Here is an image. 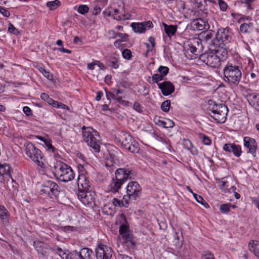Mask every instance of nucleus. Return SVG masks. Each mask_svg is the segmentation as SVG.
<instances>
[{
  "instance_id": "f257e3e1",
  "label": "nucleus",
  "mask_w": 259,
  "mask_h": 259,
  "mask_svg": "<svg viewBox=\"0 0 259 259\" xmlns=\"http://www.w3.org/2000/svg\"><path fill=\"white\" fill-rule=\"evenodd\" d=\"M228 51L226 48L215 47L214 49L210 50L200 56V59L208 66L213 68L218 67L221 62L226 60L228 57Z\"/></svg>"
},
{
  "instance_id": "f03ea898",
  "label": "nucleus",
  "mask_w": 259,
  "mask_h": 259,
  "mask_svg": "<svg viewBox=\"0 0 259 259\" xmlns=\"http://www.w3.org/2000/svg\"><path fill=\"white\" fill-rule=\"evenodd\" d=\"M224 80L230 85H237L242 78V73L238 66L228 63L223 69Z\"/></svg>"
},
{
  "instance_id": "7ed1b4c3",
  "label": "nucleus",
  "mask_w": 259,
  "mask_h": 259,
  "mask_svg": "<svg viewBox=\"0 0 259 259\" xmlns=\"http://www.w3.org/2000/svg\"><path fill=\"white\" fill-rule=\"evenodd\" d=\"M82 137L87 144L92 148L95 152L100 151V136L99 133L92 127H82Z\"/></svg>"
},
{
  "instance_id": "20e7f679",
  "label": "nucleus",
  "mask_w": 259,
  "mask_h": 259,
  "mask_svg": "<svg viewBox=\"0 0 259 259\" xmlns=\"http://www.w3.org/2000/svg\"><path fill=\"white\" fill-rule=\"evenodd\" d=\"M82 137L87 144L92 148L95 152L100 151V136L99 133L92 127H82Z\"/></svg>"
},
{
  "instance_id": "39448f33",
  "label": "nucleus",
  "mask_w": 259,
  "mask_h": 259,
  "mask_svg": "<svg viewBox=\"0 0 259 259\" xmlns=\"http://www.w3.org/2000/svg\"><path fill=\"white\" fill-rule=\"evenodd\" d=\"M56 175L59 179L66 183L74 178L75 174L71 167L66 163L60 162L55 166Z\"/></svg>"
},
{
  "instance_id": "423d86ee",
  "label": "nucleus",
  "mask_w": 259,
  "mask_h": 259,
  "mask_svg": "<svg viewBox=\"0 0 259 259\" xmlns=\"http://www.w3.org/2000/svg\"><path fill=\"white\" fill-rule=\"evenodd\" d=\"M212 107H209L210 111L213 114L210 116L218 123H224L225 122L228 112V107L223 104H217L214 102Z\"/></svg>"
},
{
  "instance_id": "0eeeda50",
  "label": "nucleus",
  "mask_w": 259,
  "mask_h": 259,
  "mask_svg": "<svg viewBox=\"0 0 259 259\" xmlns=\"http://www.w3.org/2000/svg\"><path fill=\"white\" fill-rule=\"evenodd\" d=\"M26 155L38 165L42 167L44 165L41 151L32 143L28 142L24 145Z\"/></svg>"
},
{
  "instance_id": "6e6552de",
  "label": "nucleus",
  "mask_w": 259,
  "mask_h": 259,
  "mask_svg": "<svg viewBox=\"0 0 259 259\" xmlns=\"http://www.w3.org/2000/svg\"><path fill=\"white\" fill-rule=\"evenodd\" d=\"M232 35V33L228 28L219 29L215 34V39L213 40V45L224 47L225 44L228 43L231 39Z\"/></svg>"
},
{
  "instance_id": "1a4fd4ad",
  "label": "nucleus",
  "mask_w": 259,
  "mask_h": 259,
  "mask_svg": "<svg viewBox=\"0 0 259 259\" xmlns=\"http://www.w3.org/2000/svg\"><path fill=\"white\" fill-rule=\"evenodd\" d=\"M59 186L54 182L49 181L42 185L39 188V193L45 195L51 198H56L59 193Z\"/></svg>"
},
{
  "instance_id": "9d476101",
  "label": "nucleus",
  "mask_w": 259,
  "mask_h": 259,
  "mask_svg": "<svg viewBox=\"0 0 259 259\" xmlns=\"http://www.w3.org/2000/svg\"><path fill=\"white\" fill-rule=\"evenodd\" d=\"M186 49L195 55H199L202 51V41L197 37L189 39L184 44Z\"/></svg>"
},
{
  "instance_id": "9b49d317",
  "label": "nucleus",
  "mask_w": 259,
  "mask_h": 259,
  "mask_svg": "<svg viewBox=\"0 0 259 259\" xmlns=\"http://www.w3.org/2000/svg\"><path fill=\"white\" fill-rule=\"evenodd\" d=\"M115 175L118 181H121L124 183L128 179H134L136 175V172L131 168L124 167L116 169Z\"/></svg>"
},
{
  "instance_id": "f8f14e48",
  "label": "nucleus",
  "mask_w": 259,
  "mask_h": 259,
  "mask_svg": "<svg viewBox=\"0 0 259 259\" xmlns=\"http://www.w3.org/2000/svg\"><path fill=\"white\" fill-rule=\"evenodd\" d=\"M142 188L137 182H130L126 187L127 194L131 196L133 199L136 200L140 197Z\"/></svg>"
},
{
  "instance_id": "ddd939ff",
  "label": "nucleus",
  "mask_w": 259,
  "mask_h": 259,
  "mask_svg": "<svg viewBox=\"0 0 259 259\" xmlns=\"http://www.w3.org/2000/svg\"><path fill=\"white\" fill-rule=\"evenodd\" d=\"M112 254L111 248L105 245H99L96 249V255L97 259H110Z\"/></svg>"
},
{
  "instance_id": "4468645a",
  "label": "nucleus",
  "mask_w": 259,
  "mask_h": 259,
  "mask_svg": "<svg viewBox=\"0 0 259 259\" xmlns=\"http://www.w3.org/2000/svg\"><path fill=\"white\" fill-rule=\"evenodd\" d=\"M244 146L248 149L247 152L252 154L255 157L257 149V144L255 139L249 137H245L243 138Z\"/></svg>"
},
{
  "instance_id": "2eb2a0df",
  "label": "nucleus",
  "mask_w": 259,
  "mask_h": 259,
  "mask_svg": "<svg viewBox=\"0 0 259 259\" xmlns=\"http://www.w3.org/2000/svg\"><path fill=\"white\" fill-rule=\"evenodd\" d=\"M131 26L135 32L140 33H144L147 29H150L153 27V23L150 21L141 23H132Z\"/></svg>"
},
{
  "instance_id": "dca6fc26",
  "label": "nucleus",
  "mask_w": 259,
  "mask_h": 259,
  "mask_svg": "<svg viewBox=\"0 0 259 259\" xmlns=\"http://www.w3.org/2000/svg\"><path fill=\"white\" fill-rule=\"evenodd\" d=\"M158 86L164 96L170 95L175 91V86L169 81H165L158 83Z\"/></svg>"
},
{
  "instance_id": "f3484780",
  "label": "nucleus",
  "mask_w": 259,
  "mask_h": 259,
  "mask_svg": "<svg viewBox=\"0 0 259 259\" xmlns=\"http://www.w3.org/2000/svg\"><path fill=\"white\" fill-rule=\"evenodd\" d=\"M223 150L227 152L233 153L237 157H240L242 153L241 146L239 145L235 144L234 143H227L225 144L223 146Z\"/></svg>"
},
{
  "instance_id": "a211bd4d",
  "label": "nucleus",
  "mask_w": 259,
  "mask_h": 259,
  "mask_svg": "<svg viewBox=\"0 0 259 259\" xmlns=\"http://www.w3.org/2000/svg\"><path fill=\"white\" fill-rule=\"evenodd\" d=\"M77 184L79 190L89 191L90 188V182L87 175H79L77 180Z\"/></svg>"
},
{
  "instance_id": "6ab92c4d",
  "label": "nucleus",
  "mask_w": 259,
  "mask_h": 259,
  "mask_svg": "<svg viewBox=\"0 0 259 259\" xmlns=\"http://www.w3.org/2000/svg\"><path fill=\"white\" fill-rule=\"evenodd\" d=\"M192 25L193 29L197 30H207L209 28L208 22L201 18L194 20Z\"/></svg>"
},
{
  "instance_id": "aec40b11",
  "label": "nucleus",
  "mask_w": 259,
  "mask_h": 259,
  "mask_svg": "<svg viewBox=\"0 0 259 259\" xmlns=\"http://www.w3.org/2000/svg\"><path fill=\"white\" fill-rule=\"evenodd\" d=\"M117 140L121 143V145L126 149L130 145V143L133 141L134 139L130 135L122 132L119 135Z\"/></svg>"
},
{
  "instance_id": "412c9836",
  "label": "nucleus",
  "mask_w": 259,
  "mask_h": 259,
  "mask_svg": "<svg viewBox=\"0 0 259 259\" xmlns=\"http://www.w3.org/2000/svg\"><path fill=\"white\" fill-rule=\"evenodd\" d=\"M123 184V183L121 181H118L116 177L115 178H113L110 184L109 185V191L113 193L118 192Z\"/></svg>"
},
{
  "instance_id": "4be33fe9",
  "label": "nucleus",
  "mask_w": 259,
  "mask_h": 259,
  "mask_svg": "<svg viewBox=\"0 0 259 259\" xmlns=\"http://www.w3.org/2000/svg\"><path fill=\"white\" fill-rule=\"evenodd\" d=\"M33 246L37 253L42 255L46 254V244L40 241H35L33 242Z\"/></svg>"
},
{
  "instance_id": "5701e85b",
  "label": "nucleus",
  "mask_w": 259,
  "mask_h": 259,
  "mask_svg": "<svg viewBox=\"0 0 259 259\" xmlns=\"http://www.w3.org/2000/svg\"><path fill=\"white\" fill-rule=\"evenodd\" d=\"M154 121L156 124L165 128L172 127L175 125L174 122L169 119L162 120L159 118H155Z\"/></svg>"
},
{
  "instance_id": "b1692460",
  "label": "nucleus",
  "mask_w": 259,
  "mask_h": 259,
  "mask_svg": "<svg viewBox=\"0 0 259 259\" xmlns=\"http://www.w3.org/2000/svg\"><path fill=\"white\" fill-rule=\"evenodd\" d=\"M9 212L6 208L0 205V218L3 224L7 225L9 223Z\"/></svg>"
},
{
  "instance_id": "393cba45",
  "label": "nucleus",
  "mask_w": 259,
  "mask_h": 259,
  "mask_svg": "<svg viewBox=\"0 0 259 259\" xmlns=\"http://www.w3.org/2000/svg\"><path fill=\"white\" fill-rule=\"evenodd\" d=\"M11 171V167L9 164L6 163L4 164L0 163V175L7 176L12 178Z\"/></svg>"
},
{
  "instance_id": "a878e982",
  "label": "nucleus",
  "mask_w": 259,
  "mask_h": 259,
  "mask_svg": "<svg viewBox=\"0 0 259 259\" xmlns=\"http://www.w3.org/2000/svg\"><path fill=\"white\" fill-rule=\"evenodd\" d=\"M248 246L249 250L253 252L255 256L259 258V240L250 241Z\"/></svg>"
},
{
  "instance_id": "bb28decb",
  "label": "nucleus",
  "mask_w": 259,
  "mask_h": 259,
  "mask_svg": "<svg viewBox=\"0 0 259 259\" xmlns=\"http://www.w3.org/2000/svg\"><path fill=\"white\" fill-rule=\"evenodd\" d=\"M163 25L164 26L165 32L166 33L168 37H170L176 33L177 29L176 26L172 25H168L164 23H163Z\"/></svg>"
},
{
  "instance_id": "cd10ccee",
  "label": "nucleus",
  "mask_w": 259,
  "mask_h": 259,
  "mask_svg": "<svg viewBox=\"0 0 259 259\" xmlns=\"http://www.w3.org/2000/svg\"><path fill=\"white\" fill-rule=\"evenodd\" d=\"M92 253L91 249L86 247L82 248L79 252H78L81 259H90V256Z\"/></svg>"
},
{
  "instance_id": "c85d7f7f",
  "label": "nucleus",
  "mask_w": 259,
  "mask_h": 259,
  "mask_svg": "<svg viewBox=\"0 0 259 259\" xmlns=\"http://www.w3.org/2000/svg\"><path fill=\"white\" fill-rule=\"evenodd\" d=\"M122 239L124 242L126 244L128 247H133L135 245V242L134 241L133 235L130 233L122 236Z\"/></svg>"
},
{
  "instance_id": "c756f323",
  "label": "nucleus",
  "mask_w": 259,
  "mask_h": 259,
  "mask_svg": "<svg viewBox=\"0 0 259 259\" xmlns=\"http://www.w3.org/2000/svg\"><path fill=\"white\" fill-rule=\"evenodd\" d=\"M253 24L252 23H243L240 26V30L242 33H249L253 30Z\"/></svg>"
},
{
  "instance_id": "7c9ffc66",
  "label": "nucleus",
  "mask_w": 259,
  "mask_h": 259,
  "mask_svg": "<svg viewBox=\"0 0 259 259\" xmlns=\"http://www.w3.org/2000/svg\"><path fill=\"white\" fill-rule=\"evenodd\" d=\"M249 98L252 102V105L255 109L259 111V94L252 93L249 95Z\"/></svg>"
},
{
  "instance_id": "2f4dec72",
  "label": "nucleus",
  "mask_w": 259,
  "mask_h": 259,
  "mask_svg": "<svg viewBox=\"0 0 259 259\" xmlns=\"http://www.w3.org/2000/svg\"><path fill=\"white\" fill-rule=\"evenodd\" d=\"M126 149L132 153H138L139 151L138 143L134 139L133 141L130 143Z\"/></svg>"
},
{
  "instance_id": "473e14b6",
  "label": "nucleus",
  "mask_w": 259,
  "mask_h": 259,
  "mask_svg": "<svg viewBox=\"0 0 259 259\" xmlns=\"http://www.w3.org/2000/svg\"><path fill=\"white\" fill-rule=\"evenodd\" d=\"M81 202L85 205H91L92 203L94 202V198L90 192L88 193V194L86 195Z\"/></svg>"
},
{
  "instance_id": "72a5a7b5",
  "label": "nucleus",
  "mask_w": 259,
  "mask_h": 259,
  "mask_svg": "<svg viewBox=\"0 0 259 259\" xmlns=\"http://www.w3.org/2000/svg\"><path fill=\"white\" fill-rule=\"evenodd\" d=\"M110 158L112 159V161L114 162L117 161L119 158L118 155L120 154V151L117 148H115V150H110L109 151Z\"/></svg>"
},
{
  "instance_id": "f704fd0d",
  "label": "nucleus",
  "mask_w": 259,
  "mask_h": 259,
  "mask_svg": "<svg viewBox=\"0 0 259 259\" xmlns=\"http://www.w3.org/2000/svg\"><path fill=\"white\" fill-rule=\"evenodd\" d=\"M230 207L234 208L235 206L230 203L223 204L220 206V210L223 213H227L230 210Z\"/></svg>"
},
{
  "instance_id": "c9c22d12",
  "label": "nucleus",
  "mask_w": 259,
  "mask_h": 259,
  "mask_svg": "<svg viewBox=\"0 0 259 259\" xmlns=\"http://www.w3.org/2000/svg\"><path fill=\"white\" fill-rule=\"evenodd\" d=\"M61 3L58 0H55L54 1L48 2L47 3V6L51 10H55L59 6Z\"/></svg>"
},
{
  "instance_id": "e433bc0d",
  "label": "nucleus",
  "mask_w": 259,
  "mask_h": 259,
  "mask_svg": "<svg viewBox=\"0 0 259 259\" xmlns=\"http://www.w3.org/2000/svg\"><path fill=\"white\" fill-rule=\"evenodd\" d=\"M193 196L195 200L199 203L203 205L205 208L209 207V205L207 202L203 199L202 196L198 195L197 194L193 193Z\"/></svg>"
},
{
  "instance_id": "4c0bfd02",
  "label": "nucleus",
  "mask_w": 259,
  "mask_h": 259,
  "mask_svg": "<svg viewBox=\"0 0 259 259\" xmlns=\"http://www.w3.org/2000/svg\"><path fill=\"white\" fill-rule=\"evenodd\" d=\"M199 138L202 141L203 143L206 145H210L211 143L210 139L207 136L202 133L199 134Z\"/></svg>"
},
{
  "instance_id": "58836bf2",
  "label": "nucleus",
  "mask_w": 259,
  "mask_h": 259,
  "mask_svg": "<svg viewBox=\"0 0 259 259\" xmlns=\"http://www.w3.org/2000/svg\"><path fill=\"white\" fill-rule=\"evenodd\" d=\"M130 227L128 225L122 224L120 225L119 228V234L121 236L129 233Z\"/></svg>"
},
{
  "instance_id": "ea45409f",
  "label": "nucleus",
  "mask_w": 259,
  "mask_h": 259,
  "mask_svg": "<svg viewBox=\"0 0 259 259\" xmlns=\"http://www.w3.org/2000/svg\"><path fill=\"white\" fill-rule=\"evenodd\" d=\"M170 106V101L169 100H166L162 103L161 109L163 112H167L169 110Z\"/></svg>"
},
{
  "instance_id": "a19ab883",
  "label": "nucleus",
  "mask_w": 259,
  "mask_h": 259,
  "mask_svg": "<svg viewBox=\"0 0 259 259\" xmlns=\"http://www.w3.org/2000/svg\"><path fill=\"white\" fill-rule=\"evenodd\" d=\"M39 71L49 80L53 79V75L49 71H47L44 67H39L38 68Z\"/></svg>"
},
{
  "instance_id": "79ce46f5",
  "label": "nucleus",
  "mask_w": 259,
  "mask_h": 259,
  "mask_svg": "<svg viewBox=\"0 0 259 259\" xmlns=\"http://www.w3.org/2000/svg\"><path fill=\"white\" fill-rule=\"evenodd\" d=\"M107 64L109 67L115 69L117 68L119 66L118 61L115 58H111V59L108 60Z\"/></svg>"
},
{
  "instance_id": "37998d69",
  "label": "nucleus",
  "mask_w": 259,
  "mask_h": 259,
  "mask_svg": "<svg viewBox=\"0 0 259 259\" xmlns=\"http://www.w3.org/2000/svg\"><path fill=\"white\" fill-rule=\"evenodd\" d=\"M169 68L166 66H160L158 68V72L163 77L165 76L169 72Z\"/></svg>"
},
{
  "instance_id": "c03bdc74",
  "label": "nucleus",
  "mask_w": 259,
  "mask_h": 259,
  "mask_svg": "<svg viewBox=\"0 0 259 259\" xmlns=\"http://www.w3.org/2000/svg\"><path fill=\"white\" fill-rule=\"evenodd\" d=\"M65 259H81L79 255L78 254V251L76 250L73 251L71 252H69L66 255Z\"/></svg>"
},
{
  "instance_id": "a18cd8bd",
  "label": "nucleus",
  "mask_w": 259,
  "mask_h": 259,
  "mask_svg": "<svg viewBox=\"0 0 259 259\" xmlns=\"http://www.w3.org/2000/svg\"><path fill=\"white\" fill-rule=\"evenodd\" d=\"M131 199H133L132 197L129 196V195L127 194L126 195H124L121 200V203L122 206L127 207L129 204V200Z\"/></svg>"
},
{
  "instance_id": "49530a36",
  "label": "nucleus",
  "mask_w": 259,
  "mask_h": 259,
  "mask_svg": "<svg viewBox=\"0 0 259 259\" xmlns=\"http://www.w3.org/2000/svg\"><path fill=\"white\" fill-rule=\"evenodd\" d=\"M54 250L61 258H66V255H67V254L64 252L61 248L55 247Z\"/></svg>"
},
{
  "instance_id": "de8ad7c7",
  "label": "nucleus",
  "mask_w": 259,
  "mask_h": 259,
  "mask_svg": "<svg viewBox=\"0 0 259 259\" xmlns=\"http://www.w3.org/2000/svg\"><path fill=\"white\" fill-rule=\"evenodd\" d=\"M89 8L88 6L81 5L78 7L77 11L81 14H85L89 12Z\"/></svg>"
},
{
  "instance_id": "09e8293b",
  "label": "nucleus",
  "mask_w": 259,
  "mask_h": 259,
  "mask_svg": "<svg viewBox=\"0 0 259 259\" xmlns=\"http://www.w3.org/2000/svg\"><path fill=\"white\" fill-rule=\"evenodd\" d=\"M87 165H83L81 164H79L77 166V168L79 175L83 174L84 176L88 175V172L86 169Z\"/></svg>"
},
{
  "instance_id": "8fccbe9b",
  "label": "nucleus",
  "mask_w": 259,
  "mask_h": 259,
  "mask_svg": "<svg viewBox=\"0 0 259 259\" xmlns=\"http://www.w3.org/2000/svg\"><path fill=\"white\" fill-rule=\"evenodd\" d=\"M201 259H214L213 253L210 251H204L201 255Z\"/></svg>"
},
{
  "instance_id": "3c124183",
  "label": "nucleus",
  "mask_w": 259,
  "mask_h": 259,
  "mask_svg": "<svg viewBox=\"0 0 259 259\" xmlns=\"http://www.w3.org/2000/svg\"><path fill=\"white\" fill-rule=\"evenodd\" d=\"M152 78L153 82L157 83V84L159 83L158 82L159 81H161L164 79V77L159 73H155L153 74Z\"/></svg>"
},
{
  "instance_id": "603ef678",
  "label": "nucleus",
  "mask_w": 259,
  "mask_h": 259,
  "mask_svg": "<svg viewBox=\"0 0 259 259\" xmlns=\"http://www.w3.org/2000/svg\"><path fill=\"white\" fill-rule=\"evenodd\" d=\"M219 5L222 11L225 12L228 8L227 4L223 0H218Z\"/></svg>"
},
{
  "instance_id": "864d4df0",
  "label": "nucleus",
  "mask_w": 259,
  "mask_h": 259,
  "mask_svg": "<svg viewBox=\"0 0 259 259\" xmlns=\"http://www.w3.org/2000/svg\"><path fill=\"white\" fill-rule=\"evenodd\" d=\"M123 57L127 60L131 59L132 57V52L128 49H125L122 52Z\"/></svg>"
},
{
  "instance_id": "5fc2aeb1",
  "label": "nucleus",
  "mask_w": 259,
  "mask_h": 259,
  "mask_svg": "<svg viewBox=\"0 0 259 259\" xmlns=\"http://www.w3.org/2000/svg\"><path fill=\"white\" fill-rule=\"evenodd\" d=\"M89 192L88 191H84L83 190H79V193L77 194L78 198L80 200L81 202L82 200L84 198L86 195L88 194V193Z\"/></svg>"
},
{
  "instance_id": "6e6d98bb",
  "label": "nucleus",
  "mask_w": 259,
  "mask_h": 259,
  "mask_svg": "<svg viewBox=\"0 0 259 259\" xmlns=\"http://www.w3.org/2000/svg\"><path fill=\"white\" fill-rule=\"evenodd\" d=\"M213 33L210 31H207L206 32H204L203 34V37L205 41L210 40L213 37Z\"/></svg>"
},
{
  "instance_id": "4d7b16f0",
  "label": "nucleus",
  "mask_w": 259,
  "mask_h": 259,
  "mask_svg": "<svg viewBox=\"0 0 259 259\" xmlns=\"http://www.w3.org/2000/svg\"><path fill=\"white\" fill-rule=\"evenodd\" d=\"M101 7H101L99 4L96 3L94 6L93 12V14L94 15H97L98 14H99L101 11Z\"/></svg>"
},
{
  "instance_id": "13d9d810",
  "label": "nucleus",
  "mask_w": 259,
  "mask_h": 259,
  "mask_svg": "<svg viewBox=\"0 0 259 259\" xmlns=\"http://www.w3.org/2000/svg\"><path fill=\"white\" fill-rule=\"evenodd\" d=\"M44 143L47 147L48 150H51L53 153L55 152V148L52 146L50 140L47 139L44 141Z\"/></svg>"
},
{
  "instance_id": "bf43d9fd",
  "label": "nucleus",
  "mask_w": 259,
  "mask_h": 259,
  "mask_svg": "<svg viewBox=\"0 0 259 259\" xmlns=\"http://www.w3.org/2000/svg\"><path fill=\"white\" fill-rule=\"evenodd\" d=\"M0 13L4 17H9L10 16L9 11L5 8L1 6H0Z\"/></svg>"
},
{
  "instance_id": "052dcab7",
  "label": "nucleus",
  "mask_w": 259,
  "mask_h": 259,
  "mask_svg": "<svg viewBox=\"0 0 259 259\" xmlns=\"http://www.w3.org/2000/svg\"><path fill=\"white\" fill-rule=\"evenodd\" d=\"M116 35L121 38V40H122V41H126L128 40V35L127 34L122 33L120 32H117L116 33Z\"/></svg>"
},
{
  "instance_id": "680f3d73",
  "label": "nucleus",
  "mask_w": 259,
  "mask_h": 259,
  "mask_svg": "<svg viewBox=\"0 0 259 259\" xmlns=\"http://www.w3.org/2000/svg\"><path fill=\"white\" fill-rule=\"evenodd\" d=\"M134 109L137 112L140 113L142 112V107L140 104L137 102H135L134 105Z\"/></svg>"
},
{
  "instance_id": "e2e57ef3",
  "label": "nucleus",
  "mask_w": 259,
  "mask_h": 259,
  "mask_svg": "<svg viewBox=\"0 0 259 259\" xmlns=\"http://www.w3.org/2000/svg\"><path fill=\"white\" fill-rule=\"evenodd\" d=\"M106 97L108 100H110V98H112V99H114V98H116V95L114 94V92H108L107 91H106Z\"/></svg>"
},
{
  "instance_id": "0e129e2a",
  "label": "nucleus",
  "mask_w": 259,
  "mask_h": 259,
  "mask_svg": "<svg viewBox=\"0 0 259 259\" xmlns=\"http://www.w3.org/2000/svg\"><path fill=\"white\" fill-rule=\"evenodd\" d=\"M24 113L27 115L29 116L32 115V111L31 109L28 106H25L23 108Z\"/></svg>"
},
{
  "instance_id": "69168bd1",
  "label": "nucleus",
  "mask_w": 259,
  "mask_h": 259,
  "mask_svg": "<svg viewBox=\"0 0 259 259\" xmlns=\"http://www.w3.org/2000/svg\"><path fill=\"white\" fill-rule=\"evenodd\" d=\"M113 204L115 207H122V205L121 203V200L117 199V198H114L112 201Z\"/></svg>"
},
{
  "instance_id": "338daca9",
  "label": "nucleus",
  "mask_w": 259,
  "mask_h": 259,
  "mask_svg": "<svg viewBox=\"0 0 259 259\" xmlns=\"http://www.w3.org/2000/svg\"><path fill=\"white\" fill-rule=\"evenodd\" d=\"M108 3V0H96L95 3H97L102 8L105 7Z\"/></svg>"
},
{
  "instance_id": "774afa93",
  "label": "nucleus",
  "mask_w": 259,
  "mask_h": 259,
  "mask_svg": "<svg viewBox=\"0 0 259 259\" xmlns=\"http://www.w3.org/2000/svg\"><path fill=\"white\" fill-rule=\"evenodd\" d=\"M9 31L14 34H16L18 33L17 29L12 25L10 24L8 28Z\"/></svg>"
}]
</instances>
